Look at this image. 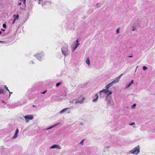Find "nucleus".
<instances>
[{"instance_id":"c756f323","label":"nucleus","mask_w":155,"mask_h":155,"mask_svg":"<svg viewBox=\"0 0 155 155\" xmlns=\"http://www.w3.org/2000/svg\"><path fill=\"white\" fill-rule=\"evenodd\" d=\"M75 100H73L71 101H70V103L71 104H72L74 102V101Z\"/></svg>"},{"instance_id":"a878e982","label":"nucleus","mask_w":155,"mask_h":155,"mask_svg":"<svg viewBox=\"0 0 155 155\" xmlns=\"http://www.w3.org/2000/svg\"><path fill=\"white\" fill-rule=\"evenodd\" d=\"M61 84V82H58L56 84V87H58L59 86H60Z\"/></svg>"},{"instance_id":"dca6fc26","label":"nucleus","mask_w":155,"mask_h":155,"mask_svg":"<svg viewBox=\"0 0 155 155\" xmlns=\"http://www.w3.org/2000/svg\"><path fill=\"white\" fill-rule=\"evenodd\" d=\"M113 85L112 84V83L111 82L110 83L108 84L106 86V89H108L110 87H111Z\"/></svg>"},{"instance_id":"5701e85b","label":"nucleus","mask_w":155,"mask_h":155,"mask_svg":"<svg viewBox=\"0 0 155 155\" xmlns=\"http://www.w3.org/2000/svg\"><path fill=\"white\" fill-rule=\"evenodd\" d=\"M136 105V104H134L132 106H131V108L132 109H134L135 108V107Z\"/></svg>"},{"instance_id":"39448f33","label":"nucleus","mask_w":155,"mask_h":155,"mask_svg":"<svg viewBox=\"0 0 155 155\" xmlns=\"http://www.w3.org/2000/svg\"><path fill=\"white\" fill-rule=\"evenodd\" d=\"M85 98L82 96H81L79 97L77 99L75 102V103L76 104L78 103L81 104L84 101Z\"/></svg>"},{"instance_id":"6ab92c4d","label":"nucleus","mask_w":155,"mask_h":155,"mask_svg":"<svg viewBox=\"0 0 155 155\" xmlns=\"http://www.w3.org/2000/svg\"><path fill=\"white\" fill-rule=\"evenodd\" d=\"M6 92L5 91L4 89H0V94H5Z\"/></svg>"},{"instance_id":"ea45409f","label":"nucleus","mask_w":155,"mask_h":155,"mask_svg":"<svg viewBox=\"0 0 155 155\" xmlns=\"http://www.w3.org/2000/svg\"><path fill=\"white\" fill-rule=\"evenodd\" d=\"M15 21H15V20H14L12 22V24H14L15 22Z\"/></svg>"},{"instance_id":"f3484780","label":"nucleus","mask_w":155,"mask_h":155,"mask_svg":"<svg viewBox=\"0 0 155 155\" xmlns=\"http://www.w3.org/2000/svg\"><path fill=\"white\" fill-rule=\"evenodd\" d=\"M86 63L89 66L90 64V61L88 58H87L86 60Z\"/></svg>"},{"instance_id":"b1692460","label":"nucleus","mask_w":155,"mask_h":155,"mask_svg":"<svg viewBox=\"0 0 155 155\" xmlns=\"http://www.w3.org/2000/svg\"><path fill=\"white\" fill-rule=\"evenodd\" d=\"M84 139L82 140H81V141L80 143L79 144L80 145H83V143H84Z\"/></svg>"},{"instance_id":"4be33fe9","label":"nucleus","mask_w":155,"mask_h":155,"mask_svg":"<svg viewBox=\"0 0 155 155\" xmlns=\"http://www.w3.org/2000/svg\"><path fill=\"white\" fill-rule=\"evenodd\" d=\"M123 74H121L117 78H116V79H117V80H119L121 78V77H122Z\"/></svg>"},{"instance_id":"0eeeda50","label":"nucleus","mask_w":155,"mask_h":155,"mask_svg":"<svg viewBox=\"0 0 155 155\" xmlns=\"http://www.w3.org/2000/svg\"><path fill=\"white\" fill-rule=\"evenodd\" d=\"M71 109L70 108L67 107L61 110L59 113L60 114H62L64 112H66L67 113L69 114L71 112Z\"/></svg>"},{"instance_id":"9b49d317","label":"nucleus","mask_w":155,"mask_h":155,"mask_svg":"<svg viewBox=\"0 0 155 155\" xmlns=\"http://www.w3.org/2000/svg\"><path fill=\"white\" fill-rule=\"evenodd\" d=\"M19 132V130L18 128H17L15 132V133L14 136L12 137V139H15L16 138L18 137V134Z\"/></svg>"},{"instance_id":"6e6552de","label":"nucleus","mask_w":155,"mask_h":155,"mask_svg":"<svg viewBox=\"0 0 155 155\" xmlns=\"http://www.w3.org/2000/svg\"><path fill=\"white\" fill-rule=\"evenodd\" d=\"M104 94H106L107 95L106 97V99H107L109 96L112 94V92L108 90V89H104Z\"/></svg>"},{"instance_id":"bb28decb","label":"nucleus","mask_w":155,"mask_h":155,"mask_svg":"<svg viewBox=\"0 0 155 155\" xmlns=\"http://www.w3.org/2000/svg\"><path fill=\"white\" fill-rule=\"evenodd\" d=\"M116 32L117 34L120 32V28H118L116 30Z\"/></svg>"},{"instance_id":"f8f14e48","label":"nucleus","mask_w":155,"mask_h":155,"mask_svg":"<svg viewBox=\"0 0 155 155\" xmlns=\"http://www.w3.org/2000/svg\"><path fill=\"white\" fill-rule=\"evenodd\" d=\"M108 102V104L110 105H112L114 104V101L112 99H108L107 98V99H106Z\"/></svg>"},{"instance_id":"e433bc0d","label":"nucleus","mask_w":155,"mask_h":155,"mask_svg":"<svg viewBox=\"0 0 155 155\" xmlns=\"http://www.w3.org/2000/svg\"><path fill=\"white\" fill-rule=\"evenodd\" d=\"M42 0H39V4H40V3L42 2Z\"/></svg>"},{"instance_id":"aec40b11","label":"nucleus","mask_w":155,"mask_h":155,"mask_svg":"<svg viewBox=\"0 0 155 155\" xmlns=\"http://www.w3.org/2000/svg\"><path fill=\"white\" fill-rule=\"evenodd\" d=\"M15 16V15H14L13 16V17H15L14 18V19L15 20V21H16V20L18 19V17H19V16L18 15H17L16 16Z\"/></svg>"},{"instance_id":"ddd939ff","label":"nucleus","mask_w":155,"mask_h":155,"mask_svg":"<svg viewBox=\"0 0 155 155\" xmlns=\"http://www.w3.org/2000/svg\"><path fill=\"white\" fill-rule=\"evenodd\" d=\"M104 89L99 92V96L100 97H102L104 96L103 94H104Z\"/></svg>"},{"instance_id":"473e14b6","label":"nucleus","mask_w":155,"mask_h":155,"mask_svg":"<svg viewBox=\"0 0 155 155\" xmlns=\"http://www.w3.org/2000/svg\"><path fill=\"white\" fill-rule=\"evenodd\" d=\"M130 125H135V123L134 122H133V123L130 124Z\"/></svg>"},{"instance_id":"4c0bfd02","label":"nucleus","mask_w":155,"mask_h":155,"mask_svg":"<svg viewBox=\"0 0 155 155\" xmlns=\"http://www.w3.org/2000/svg\"><path fill=\"white\" fill-rule=\"evenodd\" d=\"M46 92V91H45L43 92H42V94H45Z\"/></svg>"},{"instance_id":"c9c22d12","label":"nucleus","mask_w":155,"mask_h":155,"mask_svg":"<svg viewBox=\"0 0 155 155\" xmlns=\"http://www.w3.org/2000/svg\"><path fill=\"white\" fill-rule=\"evenodd\" d=\"M31 64H34V63L33 61H31Z\"/></svg>"},{"instance_id":"20e7f679","label":"nucleus","mask_w":155,"mask_h":155,"mask_svg":"<svg viewBox=\"0 0 155 155\" xmlns=\"http://www.w3.org/2000/svg\"><path fill=\"white\" fill-rule=\"evenodd\" d=\"M79 42V40L77 39V40L73 43V44L71 45V47L73 52L80 45Z\"/></svg>"},{"instance_id":"412c9836","label":"nucleus","mask_w":155,"mask_h":155,"mask_svg":"<svg viewBox=\"0 0 155 155\" xmlns=\"http://www.w3.org/2000/svg\"><path fill=\"white\" fill-rule=\"evenodd\" d=\"M131 85V84H130V83L128 84H127L125 85V89H127Z\"/></svg>"},{"instance_id":"2eb2a0df","label":"nucleus","mask_w":155,"mask_h":155,"mask_svg":"<svg viewBox=\"0 0 155 155\" xmlns=\"http://www.w3.org/2000/svg\"><path fill=\"white\" fill-rule=\"evenodd\" d=\"M137 25H133L131 26V29L132 31H136L137 28Z\"/></svg>"},{"instance_id":"1a4fd4ad","label":"nucleus","mask_w":155,"mask_h":155,"mask_svg":"<svg viewBox=\"0 0 155 155\" xmlns=\"http://www.w3.org/2000/svg\"><path fill=\"white\" fill-rule=\"evenodd\" d=\"M50 149L56 148L58 149H61V147L59 145L54 144L50 147Z\"/></svg>"},{"instance_id":"09e8293b","label":"nucleus","mask_w":155,"mask_h":155,"mask_svg":"<svg viewBox=\"0 0 155 155\" xmlns=\"http://www.w3.org/2000/svg\"><path fill=\"white\" fill-rule=\"evenodd\" d=\"M49 2L50 3H51V1H49Z\"/></svg>"},{"instance_id":"de8ad7c7","label":"nucleus","mask_w":155,"mask_h":155,"mask_svg":"<svg viewBox=\"0 0 155 155\" xmlns=\"http://www.w3.org/2000/svg\"><path fill=\"white\" fill-rule=\"evenodd\" d=\"M132 57V56H130L129 57Z\"/></svg>"},{"instance_id":"c85d7f7f","label":"nucleus","mask_w":155,"mask_h":155,"mask_svg":"<svg viewBox=\"0 0 155 155\" xmlns=\"http://www.w3.org/2000/svg\"><path fill=\"white\" fill-rule=\"evenodd\" d=\"M5 87V88H6V89L7 91H8V92H9V90L8 89V87H6V85H5L4 86Z\"/></svg>"},{"instance_id":"a211bd4d","label":"nucleus","mask_w":155,"mask_h":155,"mask_svg":"<svg viewBox=\"0 0 155 155\" xmlns=\"http://www.w3.org/2000/svg\"><path fill=\"white\" fill-rule=\"evenodd\" d=\"M119 80H117L116 78L114 79V80L112 81L111 82L112 84L114 85V84L116 83H117L118 82Z\"/></svg>"},{"instance_id":"cd10ccee","label":"nucleus","mask_w":155,"mask_h":155,"mask_svg":"<svg viewBox=\"0 0 155 155\" xmlns=\"http://www.w3.org/2000/svg\"><path fill=\"white\" fill-rule=\"evenodd\" d=\"M3 27L4 28H6V25L5 24H4L3 25Z\"/></svg>"},{"instance_id":"9d476101","label":"nucleus","mask_w":155,"mask_h":155,"mask_svg":"<svg viewBox=\"0 0 155 155\" xmlns=\"http://www.w3.org/2000/svg\"><path fill=\"white\" fill-rule=\"evenodd\" d=\"M98 94L97 93L94 96L92 97V101L94 103L97 102L98 101Z\"/></svg>"},{"instance_id":"c03bdc74","label":"nucleus","mask_w":155,"mask_h":155,"mask_svg":"<svg viewBox=\"0 0 155 155\" xmlns=\"http://www.w3.org/2000/svg\"><path fill=\"white\" fill-rule=\"evenodd\" d=\"M138 67V66H137V67H136V68H137ZM136 70H137V69H136V70H135V72L136 71Z\"/></svg>"},{"instance_id":"423d86ee","label":"nucleus","mask_w":155,"mask_h":155,"mask_svg":"<svg viewBox=\"0 0 155 155\" xmlns=\"http://www.w3.org/2000/svg\"><path fill=\"white\" fill-rule=\"evenodd\" d=\"M25 119L26 123L28 122L29 120H31L33 119V116L32 115H28L24 116Z\"/></svg>"},{"instance_id":"7c9ffc66","label":"nucleus","mask_w":155,"mask_h":155,"mask_svg":"<svg viewBox=\"0 0 155 155\" xmlns=\"http://www.w3.org/2000/svg\"><path fill=\"white\" fill-rule=\"evenodd\" d=\"M21 1H22L23 2V3L25 5V2L26 0H20Z\"/></svg>"},{"instance_id":"79ce46f5","label":"nucleus","mask_w":155,"mask_h":155,"mask_svg":"<svg viewBox=\"0 0 155 155\" xmlns=\"http://www.w3.org/2000/svg\"><path fill=\"white\" fill-rule=\"evenodd\" d=\"M2 102L3 103H5V101H3V100H2Z\"/></svg>"},{"instance_id":"7ed1b4c3","label":"nucleus","mask_w":155,"mask_h":155,"mask_svg":"<svg viewBox=\"0 0 155 155\" xmlns=\"http://www.w3.org/2000/svg\"><path fill=\"white\" fill-rule=\"evenodd\" d=\"M45 53L43 51H41L39 53H38L35 54L34 56L39 61H42V57L44 56Z\"/></svg>"},{"instance_id":"393cba45","label":"nucleus","mask_w":155,"mask_h":155,"mask_svg":"<svg viewBox=\"0 0 155 155\" xmlns=\"http://www.w3.org/2000/svg\"><path fill=\"white\" fill-rule=\"evenodd\" d=\"M147 68L146 66H143V69L144 71L147 70Z\"/></svg>"},{"instance_id":"f257e3e1","label":"nucleus","mask_w":155,"mask_h":155,"mask_svg":"<svg viewBox=\"0 0 155 155\" xmlns=\"http://www.w3.org/2000/svg\"><path fill=\"white\" fill-rule=\"evenodd\" d=\"M61 52L63 55L65 57L68 55L70 53V51L68 49V46L64 44L63 47L61 48Z\"/></svg>"},{"instance_id":"f704fd0d","label":"nucleus","mask_w":155,"mask_h":155,"mask_svg":"<svg viewBox=\"0 0 155 155\" xmlns=\"http://www.w3.org/2000/svg\"><path fill=\"white\" fill-rule=\"evenodd\" d=\"M134 81L133 80H132L131 81V82L130 83V84H131V85L133 83Z\"/></svg>"},{"instance_id":"37998d69","label":"nucleus","mask_w":155,"mask_h":155,"mask_svg":"<svg viewBox=\"0 0 155 155\" xmlns=\"http://www.w3.org/2000/svg\"><path fill=\"white\" fill-rule=\"evenodd\" d=\"M2 31H5V30H4V29H2Z\"/></svg>"},{"instance_id":"58836bf2","label":"nucleus","mask_w":155,"mask_h":155,"mask_svg":"<svg viewBox=\"0 0 155 155\" xmlns=\"http://www.w3.org/2000/svg\"><path fill=\"white\" fill-rule=\"evenodd\" d=\"M9 97H10V95H11V94H12V92H10V91H9Z\"/></svg>"},{"instance_id":"4468645a","label":"nucleus","mask_w":155,"mask_h":155,"mask_svg":"<svg viewBox=\"0 0 155 155\" xmlns=\"http://www.w3.org/2000/svg\"><path fill=\"white\" fill-rule=\"evenodd\" d=\"M59 124V123H57V124H54L52 125H51V126L48 127V128H47L46 129L48 130L51 129L54 127H55L56 126Z\"/></svg>"},{"instance_id":"a18cd8bd","label":"nucleus","mask_w":155,"mask_h":155,"mask_svg":"<svg viewBox=\"0 0 155 155\" xmlns=\"http://www.w3.org/2000/svg\"><path fill=\"white\" fill-rule=\"evenodd\" d=\"M33 107H35V105H33Z\"/></svg>"},{"instance_id":"a19ab883","label":"nucleus","mask_w":155,"mask_h":155,"mask_svg":"<svg viewBox=\"0 0 155 155\" xmlns=\"http://www.w3.org/2000/svg\"><path fill=\"white\" fill-rule=\"evenodd\" d=\"M21 2H20V3H18V5H21Z\"/></svg>"},{"instance_id":"72a5a7b5","label":"nucleus","mask_w":155,"mask_h":155,"mask_svg":"<svg viewBox=\"0 0 155 155\" xmlns=\"http://www.w3.org/2000/svg\"><path fill=\"white\" fill-rule=\"evenodd\" d=\"M109 147H105L104 149H108L109 148Z\"/></svg>"},{"instance_id":"2f4dec72","label":"nucleus","mask_w":155,"mask_h":155,"mask_svg":"<svg viewBox=\"0 0 155 155\" xmlns=\"http://www.w3.org/2000/svg\"><path fill=\"white\" fill-rule=\"evenodd\" d=\"M0 43H1L3 44H4L5 43V42L3 41H0Z\"/></svg>"},{"instance_id":"f03ea898","label":"nucleus","mask_w":155,"mask_h":155,"mask_svg":"<svg viewBox=\"0 0 155 155\" xmlns=\"http://www.w3.org/2000/svg\"><path fill=\"white\" fill-rule=\"evenodd\" d=\"M140 151V147L139 145L135 147L129 151L130 153L135 155L138 154Z\"/></svg>"},{"instance_id":"49530a36","label":"nucleus","mask_w":155,"mask_h":155,"mask_svg":"<svg viewBox=\"0 0 155 155\" xmlns=\"http://www.w3.org/2000/svg\"><path fill=\"white\" fill-rule=\"evenodd\" d=\"M2 31H0V34L2 33Z\"/></svg>"}]
</instances>
